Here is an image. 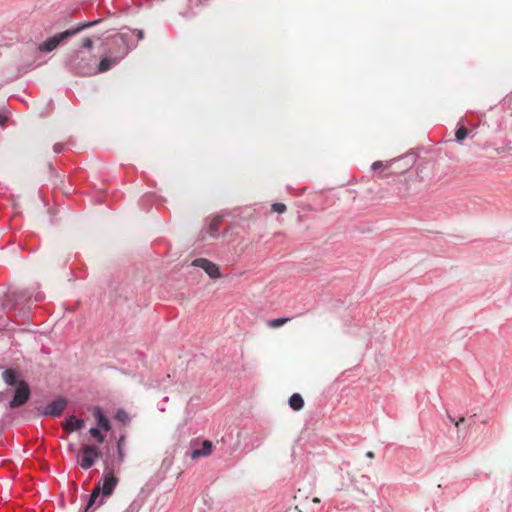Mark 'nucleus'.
Segmentation results:
<instances>
[{
	"instance_id": "5",
	"label": "nucleus",
	"mask_w": 512,
	"mask_h": 512,
	"mask_svg": "<svg viewBox=\"0 0 512 512\" xmlns=\"http://www.w3.org/2000/svg\"><path fill=\"white\" fill-rule=\"evenodd\" d=\"M396 163L397 162H373L370 170L374 173V176L381 179H387L409 169V167H406L405 169L400 170L395 166Z\"/></svg>"
},
{
	"instance_id": "13",
	"label": "nucleus",
	"mask_w": 512,
	"mask_h": 512,
	"mask_svg": "<svg viewBox=\"0 0 512 512\" xmlns=\"http://www.w3.org/2000/svg\"><path fill=\"white\" fill-rule=\"evenodd\" d=\"M221 225H222V217L221 216L214 217L209 224V228H208L209 234L212 237H216L218 235Z\"/></svg>"
},
{
	"instance_id": "8",
	"label": "nucleus",
	"mask_w": 512,
	"mask_h": 512,
	"mask_svg": "<svg viewBox=\"0 0 512 512\" xmlns=\"http://www.w3.org/2000/svg\"><path fill=\"white\" fill-rule=\"evenodd\" d=\"M67 406V400L62 397H58L57 399L53 400L51 403H49L44 410L42 411V415L44 416H53L57 417L62 414V412L65 410Z\"/></svg>"
},
{
	"instance_id": "27",
	"label": "nucleus",
	"mask_w": 512,
	"mask_h": 512,
	"mask_svg": "<svg viewBox=\"0 0 512 512\" xmlns=\"http://www.w3.org/2000/svg\"><path fill=\"white\" fill-rule=\"evenodd\" d=\"M366 456H367L368 458H371V459H372V458H374V457H375V454H374V452H372V451H368V452L366 453Z\"/></svg>"
},
{
	"instance_id": "1",
	"label": "nucleus",
	"mask_w": 512,
	"mask_h": 512,
	"mask_svg": "<svg viewBox=\"0 0 512 512\" xmlns=\"http://www.w3.org/2000/svg\"><path fill=\"white\" fill-rule=\"evenodd\" d=\"M68 61L76 74L80 76L95 74L93 67L94 57L90 53L86 54L80 49L74 50L69 55Z\"/></svg>"
},
{
	"instance_id": "18",
	"label": "nucleus",
	"mask_w": 512,
	"mask_h": 512,
	"mask_svg": "<svg viewBox=\"0 0 512 512\" xmlns=\"http://www.w3.org/2000/svg\"><path fill=\"white\" fill-rule=\"evenodd\" d=\"M290 320H291V318H287V317L276 318V319H272V320L268 321L267 325L270 328H279V327L283 326L284 324L288 323Z\"/></svg>"
},
{
	"instance_id": "17",
	"label": "nucleus",
	"mask_w": 512,
	"mask_h": 512,
	"mask_svg": "<svg viewBox=\"0 0 512 512\" xmlns=\"http://www.w3.org/2000/svg\"><path fill=\"white\" fill-rule=\"evenodd\" d=\"M124 445H125V436H120L118 442H117V451H118V461L119 463L124 462L125 459V452H124Z\"/></svg>"
},
{
	"instance_id": "29",
	"label": "nucleus",
	"mask_w": 512,
	"mask_h": 512,
	"mask_svg": "<svg viewBox=\"0 0 512 512\" xmlns=\"http://www.w3.org/2000/svg\"><path fill=\"white\" fill-rule=\"evenodd\" d=\"M320 500L318 498H314L313 502L318 503Z\"/></svg>"
},
{
	"instance_id": "15",
	"label": "nucleus",
	"mask_w": 512,
	"mask_h": 512,
	"mask_svg": "<svg viewBox=\"0 0 512 512\" xmlns=\"http://www.w3.org/2000/svg\"><path fill=\"white\" fill-rule=\"evenodd\" d=\"M2 378L5 381V383L10 385V386H14V385L17 384V374L12 369H6L2 373Z\"/></svg>"
},
{
	"instance_id": "21",
	"label": "nucleus",
	"mask_w": 512,
	"mask_h": 512,
	"mask_svg": "<svg viewBox=\"0 0 512 512\" xmlns=\"http://www.w3.org/2000/svg\"><path fill=\"white\" fill-rule=\"evenodd\" d=\"M115 418L123 424H127L130 421L129 415L123 410H119L116 413Z\"/></svg>"
},
{
	"instance_id": "22",
	"label": "nucleus",
	"mask_w": 512,
	"mask_h": 512,
	"mask_svg": "<svg viewBox=\"0 0 512 512\" xmlns=\"http://www.w3.org/2000/svg\"><path fill=\"white\" fill-rule=\"evenodd\" d=\"M89 433L91 434L92 437L96 438L97 439V442L98 443H103L104 442V436L102 435V433L99 431L98 428H91L89 430Z\"/></svg>"
},
{
	"instance_id": "12",
	"label": "nucleus",
	"mask_w": 512,
	"mask_h": 512,
	"mask_svg": "<svg viewBox=\"0 0 512 512\" xmlns=\"http://www.w3.org/2000/svg\"><path fill=\"white\" fill-rule=\"evenodd\" d=\"M289 406L295 411H300L304 407L303 397L298 393H294L289 398Z\"/></svg>"
},
{
	"instance_id": "11",
	"label": "nucleus",
	"mask_w": 512,
	"mask_h": 512,
	"mask_svg": "<svg viewBox=\"0 0 512 512\" xmlns=\"http://www.w3.org/2000/svg\"><path fill=\"white\" fill-rule=\"evenodd\" d=\"M212 452V442L209 440H204L202 443V449H196L191 453V459L195 460L202 456H209Z\"/></svg>"
},
{
	"instance_id": "19",
	"label": "nucleus",
	"mask_w": 512,
	"mask_h": 512,
	"mask_svg": "<svg viewBox=\"0 0 512 512\" xmlns=\"http://www.w3.org/2000/svg\"><path fill=\"white\" fill-rule=\"evenodd\" d=\"M469 130L465 126H460L456 132L455 137L458 142H462L469 134Z\"/></svg>"
},
{
	"instance_id": "28",
	"label": "nucleus",
	"mask_w": 512,
	"mask_h": 512,
	"mask_svg": "<svg viewBox=\"0 0 512 512\" xmlns=\"http://www.w3.org/2000/svg\"><path fill=\"white\" fill-rule=\"evenodd\" d=\"M137 37H138V39H143V37H144V33H143V31L139 30V31L137 32Z\"/></svg>"
},
{
	"instance_id": "16",
	"label": "nucleus",
	"mask_w": 512,
	"mask_h": 512,
	"mask_svg": "<svg viewBox=\"0 0 512 512\" xmlns=\"http://www.w3.org/2000/svg\"><path fill=\"white\" fill-rule=\"evenodd\" d=\"M101 495L100 493V489L99 487H94L90 496H89V500H88V503L85 507V512H88L89 509L96 503L97 499L99 498V496Z\"/></svg>"
},
{
	"instance_id": "10",
	"label": "nucleus",
	"mask_w": 512,
	"mask_h": 512,
	"mask_svg": "<svg viewBox=\"0 0 512 512\" xmlns=\"http://www.w3.org/2000/svg\"><path fill=\"white\" fill-rule=\"evenodd\" d=\"M84 426L83 419H76L75 416H70L63 424V429L67 432L78 431Z\"/></svg>"
},
{
	"instance_id": "4",
	"label": "nucleus",
	"mask_w": 512,
	"mask_h": 512,
	"mask_svg": "<svg viewBox=\"0 0 512 512\" xmlns=\"http://www.w3.org/2000/svg\"><path fill=\"white\" fill-rule=\"evenodd\" d=\"M119 480L114 475L113 471L105 470L104 475L102 477V480L95 485V487H99L100 493H101V500L98 503V506H100L106 497H109L112 495L114 489L116 488Z\"/></svg>"
},
{
	"instance_id": "20",
	"label": "nucleus",
	"mask_w": 512,
	"mask_h": 512,
	"mask_svg": "<svg viewBox=\"0 0 512 512\" xmlns=\"http://www.w3.org/2000/svg\"><path fill=\"white\" fill-rule=\"evenodd\" d=\"M405 157H415V158H427V152L424 149L411 150L405 154Z\"/></svg>"
},
{
	"instance_id": "7",
	"label": "nucleus",
	"mask_w": 512,
	"mask_h": 512,
	"mask_svg": "<svg viewBox=\"0 0 512 512\" xmlns=\"http://www.w3.org/2000/svg\"><path fill=\"white\" fill-rule=\"evenodd\" d=\"M101 457V452L96 446L84 445L82 447V456L80 460V466L87 470L91 468L95 461Z\"/></svg>"
},
{
	"instance_id": "6",
	"label": "nucleus",
	"mask_w": 512,
	"mask_h": 512,
	"mask_svg": "<svg viewBox=\"0 0 512 512\" xmlns=\"http://www.w3.org/2000/svg\"><path fill=\"white\" fill-rule=\"evenodd\" d=\"M31 394L29 385L24 380L18 382L13 399L9 403L11 409L23 406Z\"/></svg>"
},
{
	"instance_id": "2",
	"label": "nucleus",
	"mask_w": 512,
	"mask_h": 512,
	"mask_svg": "<svg viewBox=\"0 0 512 512\" xmlns=\"http://www.w3.org/2000/svg\"><path fill=\"white\" fill-rule=\"evenodd\" d=\"M99 22H100V20H94V21H90V22H86V23L80 24V25H78L75 28L68 29V30H66V31H64L62 33H59V34H57V35H55L53 37L48 38L47 40H45L43 43H41L39 45L38 49L41 52H51L54 49H56L57 46L62 41L68 39L71 36H74V35L80 33L84 29H87V28L95 26Z\"/></svg>"
},
{
	"instance_id": "25",
	"label": "nucleus",
	"mask_w": 512,
	"mask_h": 512,
	"mask_svg": "<svg viewBox=\"0 0 512 512\" xmlns=\"http://www.w3.org/2000/svg\"><path fill=\"white\" fill-rule=\"evenodd\" d=\"M449 420L455 424L456 427H459L460 424L465 422V417H459L458 420H455L451 415L448 414Z\"/></svg>"
},
{
	"instance_id": "24",
	"label": "nucleus",
	"mask_w": 512,
	"mask_h": 512,
	"mask_svg": "<svg viewBox=\"0 0 512 512\" xmlns=\"http://www.w3.org/2000/svg\"><path fill=\"white\" fill-rule=\"evenodd\" d=\"M272 211L276 213H284L286 211V206L283 203H274L272 204Z\"/></svg>"
},
{
	"instance_id": "14",
	"label": "nucleus",
	"mask_w": 512,
	"mask_h": 512,
	"mask_svg": "<svg viewBox=\"0 0 512 512\" xmlns=\"http://www.w3.org/2000/svg\"><path fill=\"white\" fill-rule=\"evenodd\" d=\"M94 415L97 418L98 425L101 426L104 430L109 431L110 430V422L103 415V413H102L100 408H96L95 409Z\"/></svg>"
},
{
	"instance_id": "23",
	"label": "nucleus",
	"mask_w": 512,
	"mask_h": 512,
	"mask_svg": "<svg viewBox=\"0 0 512 512\" xmlns=\"http://www.w3.org/2000/svg\"><path fill=\"white\" fill-rule=\"evenodd\" d=\"M80 47L82 49H87L89 52L91 51V49L93 48V41L91 38L89 37H86L84 38L82 41H81V44H80Z\"/></svg>"
},
{
	"instance_id": "3",
	"label": "nucleus",
	"mask_w": 512,
	"mask_h": 512,
	"mask_svg": "<svg viewBox=\"0 0 512 512\" xmlns=\"http://www.w3.org/2000/svg\"><path fill=\"white\" fill-rule=\"evenodd\" d=\"M115 44L121 49V53L115 57H105L101 59L98 69L95 70V74L98 72H106L116 65L121 59H123L128 53V46L123 37L115 39Z\"/></svg>"
},
{
	"instance_id": "26",
	"label": "nucleus",
	"mask_w": 512,
	"mask_h": 512,
	"mask_svg": "<svg viewBox=\"0 0 512 512\" xmlns=\"http://www.w3.org/2000/svg\"><path fill=\"white\" fill-rule=\"evenodd\" d=\"M8 120V115L3 113V112H0V126H4L6 124Z\"/></svg>"
},
{
	"instance_id": "9",
	"label": "nucleus",
	"mask_w": 512,
	"mask_h": 512,
	"mask_svg": "<svg viewBox=\"0 0 512 512\" xmlns=\"http://www.w3.org/2000/svg\"><path fill=\"white\" fill-rule=\"evenodd\" d=\"M192 266L203 269L211 278L216 279L220 277L219 267L215 263L209 261L208 259H195L192 261Z\"/></svg>"
}]
</instances>
